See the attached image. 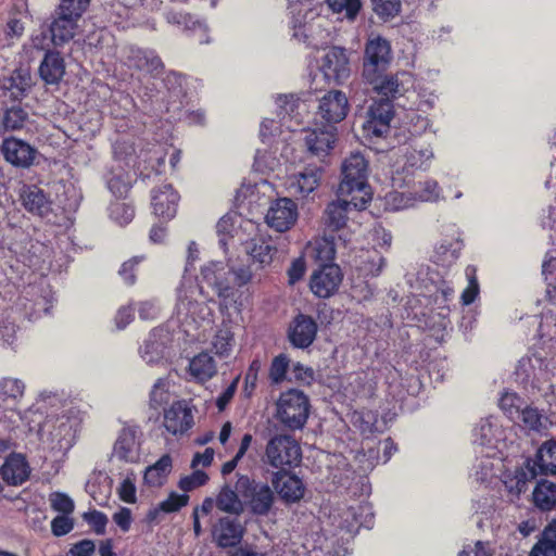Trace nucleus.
I'll return each instance as SVG.
<instances>
[{"mask_svg":"<svg viewBox=\"0 0 556 556\" xmlns=\"http://www.w3.org/2000/svg\"><path fill=\"white\" fill-rule=\"evenodd\" d=\"M230 270L223 262L211 261L201 267L198 283L191 276H184L177 288V315L194 323L210 320L213 311L210 303L217 296L222 307H227L233 299L229 283Z\"/></svg>","mask_w":556,"mask_h":556,"instance_id":"1","label":"nucleus"},{"mask_svg":"<svg viewBox=\"0 0 556 556\" xmlns=\"http://www.w3.org/2000/svg\"><path fill=\"white\" fill-rule=\"evenodd\" d=\"M289 11L292 18L293 37L307 42L313 47L327 43L330 33L324 28V17H314L309 0H288Z\"/></svg>","mask_w":556,"mask_h":556,"instance_id":"2","label":"nucleus"},{"mask_svg":"<svg viewBox=\"0 0 556 556\" xmlns=\"http://www.w3.org/2000/svg\"><path fill=\"white\" fill-rule=\"evenodd\" d=\"M342 180L339 185V193L341 195H350L356 193L361 205H366L371 193L367 184L368 178V161L359 152L351 153L341 166Z\"/></svg>","mask_w":556,"mask_h":556,"instance_id":"3","label":"nucleus"},{"mask_svg":"<svg viewBox=\"0 0 556 556\" xmlns=\"http://www.w3.org/2000/svg\"><path fill=\"white\" fill-rule=\"evenodd\" d=\"M77 427L76 417L48 416L39 430L40 440L51 451L66 453L75 443Z\"/></svg>","mask_w":556,"mask_h":556,"instance_id":"4","label":"nucleus"},{"mask_svg":"<svg viewBox=\"0 0 556 556\" xmlns=\"http://www.w3.org/2000/svg\"><path fill=\"white\" fill-rule=\"evenodd\" d=\"M393 60L390 42L380 36H370L365 45L362 75L366 83H375Z\"/></svg>","mask_w":556,"mask_h":556,"instance_id":"5","label":"nucleus"},{"mask_svg":"<svg viewBox=\"0 0 556 556\" xmlns=\"http://www.w3.org/2000/svg\"><path fill=\"white\" fill-rule=\"evenodd\" d=\"M302 458L298 441L289 434H275L266 443L264 463L273 468L296 466Z\"/></svg>","mask_w":556,"mask_h":556,"instance_id":"6","label":"nucleus"},{"mask_svg":"<svg viewBox=\"0 0 556 556\" xmlns=\"http://www.w3.org/2000/svg\"><path fill=\"white\" fill-rule=\"evenodd\" d=\"M309 402L304 392L291 389L280 394L277 417L288 428L301 429L308 417Z\"/></svg>","mask_w":556,"mask_h":556,"instance_id":"7","label":"nucleus"},{"mask_svg":"<svg viewBox=\"0 0 556 556\" xmlns=\"http://www.w3.org/2000/svg\"><path fill=\"white\" fill-rule=\"evenodd\" d=\"M236 488L252 514L265 516L269 513L275 495L268 484L241 475L237 479Z\"/></svg>","mask_w":556,"mask_h":556,"instance_id":"8","label":"nucleus"},{"mask_svg":"<svg viewBox=\"0 0 556 556\" xmlns=\"http://www.w3.org/2000/svg\"><path fill=\"white\" fill-rule=\"evenodd\" d=\"M556 473V442L544 443L538 451L535 459L527 462V471L521 470L516 476V494L526 491L528 479H534L538 475Z\"/></svg>","mask_w":556,"mask_h":556,"instance_id":"9","label":"nucleus"},{"mask_svg":"<svg viewBox=\"0 0 556 556\" xmlns=\"http://www.w3.org/2000/svg\"><path fill=\"white\" fill-rule=\"evenodd\" d=\"M142 432L138 427H123L113 444L111 458L127 464H137L141 458Z\"/></svg>","mask_w":556,"mask_h":556,"instance_id":"10","label":"nucleus"},{"mask_svg":"<svg viewBox=\"0 0 556 556\" xmlns=\"http://www.w3.org/2000/svg\"><path fill=\"white\" fill-rule=\"evenodd\" d=\"M276 103L279 108L278 115L280 116L281 122L265 118L261 123L260 136L264 142L281 135V128L283 126L289 130H292L291 117L294 111L299 108L298 99H295L293 94L278 96L276 98Z\"/></svg>","mask_w":556,"mask_h":556,"instance_id":"11","label":"nucleus"},{"mask_svg":"<svg viewBox=\"0 0 556 556\" xmlns=\"http://www.w3.org/2000/svg\"><path fill=\"white\" fill-rule=\"evenodd\" d=\"M392 118L393 105L391 101H375L368 109L367 118L363 124V130L367 137H383L390 130V122Z\"/></svg>","mask_w":556,"mask_h":556,"instance_id":"12","label":"nucleus"},{"mask_svg":"<svg viewBox=\"0 0 556 556\" xmlns=\"http://www.w3.org/2000/svg\"><path fill=\"white\" fill-rule=\"evenodd\" d=\"M319 68L327 81L342 83L350 75L345 50L338 47L329 49L321 58Z\"/></svg>","mask_w":556,"mask_h":556,"instance_id":"13","label":"nucleus"},{"mask_svg":"<svg viewBox=\"0 0 556 556\" xmlns=\"http://www.w3.org/2000/svg\"><path fill=\"white\" fill-rule=\"evenodd\" d=\"M265 219L267 225L276 231H287L298 219V206L291 199H278L270 205Z\"/></svg>","mask_w":556,"mask_h":556,"instance_id":"14","label":"nucleus"},{"mask_svg":"<svg viewBox=\"0 0 556 556\" xmlns=\"http://www.w3.org/2000/svg\"><path fill=\"white\" fill-rule=\"evenodd\" d=\"M365 205H361V200L356 195H353L350 201L338 200L327 205L324 213V225L328 231H339L349 220V214L352 211H358Z\"/></svg>","mask_w":556,"mask_h":556,"instance_id":"15","label":"nucleus"},{"mask_svg":"<svg viewBox=\"0 0 556 556\" xmlns=\"http://www.w3.org/2000/svg\"><path fill=\"white\" fill-rule=\"evenodd\" d=\"M348 97L340 90H331L319 100L317 114L328 124L343 121L349 112Z\"/></svg>","mask_w":556,"mask_h":556,"instance_id":"16","label":"nucleus"},{"mask_svg":"<svg viewBox=\"0 0 556 556\" xmlns=\"http://www.w3.org/2000/svg\"><path fill=\"white\" fill-rule=\"evenodd\" d=\"M337 140L336 128L331 125L305 131L304 142L307 152L323 161L333 149Z\"/></svg>","mask_w":556,"mask_h":556,"instance_id":"17","label":"nucleus"},{"mask_svg":"<svg viewBox=\"0 0 556 556\" xmlns=\"http://www.w3.org/2000/svg\"><path fill=\"white\" fill-rule=\"evenodd\" d=\"M244 251L253 265L260 269L268 268L277 254V248L269 236L258 235L244 243Z\"/></svg>","mask_w":556,"mask_h":556,"instance_id":"18","label":"nucleus"},{"mask_svg":"<svg viewBox=\"0 0 556 556\" xmlns=\"http://www.w3.org/2000/svg\"><path fill=\"white\" fill-rule=\"evenodd\" d=\"M123 59L128 67L148 74H159L163 68V63L154 51L143 50L134 46L124 48Z\"/></svg>","mask_w":556,"mask_h":556,"instance_id":"19","label":"nucleus"},{"mask_svg":"<svg viewBox=\"0 0 556 556\" xmlns=\"http://www.w3.org/2000/svg\"><path fill=\"white\" fill-rule=\"evenodd\" d=\"M323 177L321 166H307L288 178L287 189L290 194L307 197L319 186Z\"/></svg>","mask_w":556,"mask_h":556,"instance_id":"20","label":"nucleus"},{"mask_svg":"<svg viewBox=\"0 0 556 556\" xmlns=\"http://www.w3.org/2000/svg\"><path fill=\"white\" fill-rule=\"evenodd\" d=\"M341 279L339 266L323 265L311 277V290L319 298H328L338 289Z\"/></svg>","mask_w":556,"mask_h":556,"instance_id":"21","label":"nucleus"},{"mask_svg":"<svg viewBox=\"0 0 556 556\" xmlns=\"http://www.w3.org/2000/svg\"><path fill=\"white\" fill-rule=\"evenodd\" d=\"M179 194L170 185H163L152 190L151 205L153 213L164 219H172L176 213Z\"/></svg>","mask_w":556,"mask_h":556,"instance_id":"22","label":"nucleus"},{"mask_svg":"<svg viewBox=\"0 0 556 556\" xmlns=\"http://www.w3.org/2000/svg\"><path fill=\"white\" fill-rule=\"evenodd\" d=\"M271 483L281 500L287 503H295L304 495V485L301 479L287 471L275 472Z\"/></svg>","mask_w":556,"mask_h":556,"instance_id":"23","label":"nucleus"},{"mask_svg":"<svg viewBox=\"0 0 556 556\" xmlns=\"http://www.w3.org/2000/svg\"><path fill=\"white\" fill-rule=\"evenodd\" d=\"M317 324L315 320L306 315H298L289 328V340L293 346L305 349L309 346L316 337Z\"/></svg>","mask_w":556,"mask_h":556,"instance_id":"24","label":"nucleus"},{"mask_svg":"<svg viewBox=\"0 0 556 556\" xmlns=\"http://www.w3.org/2000/svg\"><path fill=\"white\" fill-rule=\"evenodd\" d=\"M193 424L191 409L184 402L174 403L164 412L163 425L172 434H181L189 430Z\"/></svg>","mask_w":556,"mask_h":556,"instance_id":"25","label":"nucleus"},{"mask_svg":"<svg viewBox=\"0 0 556 556\" xmlns=\"http://www.w3.org/2000/svg\"><path fill=\"white\" fill-rule=\"evenodd\" d=\"M20 198L23 206L33 214L43 217L52 211V201L46 192L36 185L23 186Z\"/></svg>","mask_w":556,"mask_h":556,"instance_id":"26","label":"nucleus"},{"mask_svg":"<svg viewBox=\"0 0 556 556\" xmlns=\"http://www.w3.org/2000/svg\"><path fill=\"white\" fill-rule=\"evenodd\" d=\"M0 475L8 484L20 485L28 479L30 467L24 455L12 453L1 466Z\"/></svg>","mask_w":556,"mask_h":556,"instance_id":"27","label":"nucleus"},{"mask_svg":"<svg viewBox=\"0 0 556 556\" xmlns=\"http://www.w3.org/2000/svg\"><path fill=\"white\" fill-rule=\"evenodd\" d=\"M1 151L8 162L15 166L27 167L35 159V149L28 143L15 139H4L1 146Z\"/></svg>","mask_w":556,"mask_h":556,"instance_id":"28","label":"nucleus"},{"mask_svg":"<svg viewBox=\"0 0 556 556\" xmlns=\"http://www.w3.org/2000/svg\"><path fill=\"white\" fill-rule=\"evenodd\" d=\"M410 80L407 73H397L395 75L380 74V77L375 83H368L372 86L374 90L384 97V100L391 101L405 92V84Z\"/></svg>","mask_w":556,"mask_h":556,"instance_id":"29","label":"nucleus"},{"mask_svg":"<svg viewBox=\"0 0 556 556\" xmlns=\"http://www.w3.org/2000/svg\"><path fill=\"white\" fill-rule=\"evenodd\" d=\"M503 440V430L496 419L490 417L482 419L473 429V443L490 450L500 447Z\"/></svg>","mask_w":556,"mask_h":556,"instance_id":"30","label":"nucleus"},{"mask_svg":"<svg viewBox=\"0 0 556 556\" xmlns=\"http://www.w3.org/2000/svg\"><path fill=\"white\" fill-rule=\"evenodd\" d=\"M187 372L193 380L206 382L217 374V363L207 351H202L189 359Z\"/></svg>","mask_w":556,"mask_h":556,"instance_id":"31","label":"nucleus"},{"mask_svg":"<svg viewBox=\"0 0 556 556\" xmlns=\"http://www.w3.org/2000/svg\"><path fill=\"white\" fill-rule=\"evenodd\" d=\"M167 343L168 333L163 329H154L140 350L141 357L148 364L157 363L164 357Z\"/></svg>","mask_w":556,"mask_h":556,"instance_id":"32","label":"nucleus"},{"mask_svg":"<svg viewBox=\"0 0 556 556\" xmlns=\"http://www.w3.org/2000/svg\"><path fill=\"white\" fill-rule=\"evenodd\" d=\"M243 534V529L237 520L230 518H220L215 526L213 536L216 543L222 547H230L237 545Z\"/></svg>","mask_w":556,"mask_h":556,"instance_id":"33","label":"nucleus"},{"mask_svg":"<svg viewBox=\"0 0 556 556\" xmlns=\"http://www.w3.org/2000/svg\"><path fill=\"white\" fill-rule=\"evenodd\" d=\"M15 252L17 253V251ZM47 257H49V250L39 241L29 240L18 252V261L33 270L42 269Z\"/></svg>","mask_w":556,"mask_h":556,"instance_id":"34","label":"nucleus"},{"mask_svg":"<svg viewBox=\"0 0 556 556\" xmlns=\"http://www.w3.org/2000/svg\"><path fill=\"white\" fill-rule=\"evenodd\" d=\"M235 333L231 329V326L227 321H223L222 325L217 328L215 334L211 340L212 351L219 358H226L230 356L233 346H235Z\"/></svg>","mask_w":556,"mask_h":556,"instance_id":"35","label":"nucleus"},{"mask_svg":"<svg viewBox=\"0 0 556 556\" xmlns=\"http://www.w3.org/2000/svg\"><path fill=\"white\" fill-rule=\"evenodd\" d=\"M305 253L316 263H320V267L332 264L336 254L334 242L327 237L316 238L307 244Z\"/></svg>","mask_w":556,"mask_h":556,"instance_id":"36","label":"nucleus"},{"mask_svg":"<svg viewBox=\"0 0 556 556\" xmlns=\"http://www.w3.org/2000/svg\"><path fill=\"white\" fill-rule=\"evenodd\" d=\"M55 15L50 27L52 41L54 45H62L74 38L79 20L63 14Z\"/></svg>","mask_w":556,"mask_h":556,"instance_id":"37","label":"nucleus"},{"mask_svg":"<svg viewBox=\"0 0 556 556\" xmlns=\"http://www.w3.org/2000/svg\"><path fill=\"white\" fill-rule=\"evenodd\" d=\"M240 497L241 495L236 486L231 489L229 485H225L217 495L216 506L222 511L239 516L244 510V501Z\"/></svg>","mask_w":556,"mask_h":556,"instance_id":"38","label":"nucleus"},{"mask_svg":"<svg viewBox=\"0 0 556 556\" xmlns=\"http://www.w3.org/2000/svg\"><path fill=\"white\" fill-rule=\"evenodd\" d=\"M518 371H522L527 379L546 381L548 379V364L539 355H532L519 362Z\"/></svg>","mask_w":556,"mask_h":556,"instance_id":"39","label":"nucleus"},{"mask_svg":"<svg viewBox=\"0 0 556 556\" xmlns=\"http://www.w3.org/2000/svg\"><path fill=\"white\" fill-rule=\"evenodd\" d=\"M173 467L168 454L163 455L155 464L149 466L144 471V481L151 486H161L165 483Z\"/></svg>","mask_w":556,"mask_h":556,"instance_id":"40","label":"nucleus"},{"mask_svg":"<svg viewBox=\"0 0 556 556\" xmlns=\"http://www.w3.org/2000/svg\"><path fill=\"white\" fill-rule=\"evenodd\" d=\"M64 63L58 53H47L41 65L39 73L42 79L48 84L58 83L64 75Z\"/></svg>","mask_w":556,"mask_h":556,"instance_id":"41","label":"nucleus"},{"mask_svg":"<svg viewBox=\"0 0 556 556\" xmlns=\"http://www.w3.org/2000/svg\"><path fill=\"white\" fill-rule=\"evenodd\" d=\"M528 431L542 432L549 424L548 418L536 408L526 406L520 412V418L514 420Z\"/></svg>","mask_w":556,"mask_h":556,"instance_id":"42","label":"nucleus"},{"mask_svg":"<svg viewBox=\"0 0 556 556\" xmlns=\"http://www.w3.org/2000/svg\"><path fill=\"white\" fill-rule=\"evenodd\" d=\"M530 556H556V522L551 523L532 547Z\"/></svg>","mask_w":556,"mask_h":556,"instance_id":"43","label":"nucleus"},{"mask_svg":"<svg viewBox=\"0 0 556 556\" xmlns=\"http://www.w3.org/2000/svg\"><path fill=\"white\" fill-rule=\"evenodd\" d=\"M533 502L542 510H549L556 504V485L541 481L533 491Z\"/></svg>","mask_w":556,"mask_h":556,"instance_id":"44","label":"nucleus"},{"mask_svg":"<svg viewBox=\"0 0 556 556\" xmlns=\"http://www.w3.org/2000/svg\"><path fill=\"white\" fill-rule=\"evenodd\" d=\"M406 164L414 168H427L433 157V151L429 146H420L407 149L405 152Z\"/></svg>","mask_w":556,"mask_h":556,"instance_id":"45","label":"nucleus"},{"mask_svg":"<svg viewBox=\"0 0 556 556\" xmlns=\"http://www.w3.org/2000/svg\"><path fill=\"white\" fill-rule=\"evenodd\" d=\"M166 148L161 143H150L140 150L138 155L143 162L149 163L152 169L157 170L164 164Z\"/></svg>","mask_w":556,"mask_h":556,"instance_id":"46","label":"nucleus"},{"mask_svg":"<svg viewBox=\"0 0 556 556\" xmlns=\"http://www.w3.org/2000/svg\"><path fill=\"white\" fill-rule=\"evenodd\" d=\"M386 207L390 211L405 210L414 205L416 198L412 192L390 191L384 197Z\"/></svg>","mask_w":556,"mask_h":556,"instance_id":"47","label":"nucleus"},{"mask_svg":"<svg viewBox=\"0 0 556 556\" xmlns=\"http://www.w3.org/2000/svg\"><path fill=\"white\" fill-rule=\"evenodd\" d=\"M27 118L28 113L24 109L12 106L5 111L2 117V125L5 130H17L23 128Z\"/></svg>","mask_w":556,"mask_h":556,"instance_id":"48","label":"nucleus"},{"mask_svg":"<svg viewBox=\"0 0 556 556\" xmlns=\"http://www.w3.org/2000/svg\"><path fill=\"white\" fill-rule=\"evenodd\" d=\"M522 404H523L522 400L514 392H505L500 400L501 409L513 421L520 418V412L522 410Z\"/></svg>","mask_w":556,"mask_h":556,"instance_id":"49","label":"nucleus"},{"mask_svg":"<svg viewBox=\"0 0 556 556\" xmlns=\"http://www.w3.org/2000/svg\"><path fill=\"white\" fill-rule=\"evenodd\" d=\"M188 503V496L187 495H179L177 493H170L169 496L160 503L159 507L151 510L148 515V518L150 520L155 519L157 513L164 511V513H174L179 510L181 507L187 505Z\"/></svg>","mask_w":556,"mask_h":556,"instance_id":"50","label":"nucleus"},{"mask_svg":"<svg viewBox=\"0 0 556 556\" xmlns=\"http://www.w3.org/2000/svg\"><path fill=\"white\" fill-rule=\"evenodd\" d=\"M109 214L112 220L123 226L131 222L135 211L125 202L114 201L109 206Z\"/></svg>","mask_w":556,"mask_h":556,"instance_id":"51","label":"nucleus"},{"mask_svg":"<svg viewBox=\"0 0 556 556\" xmlns=\"http://www.w3.org/2000/svg\"><path fill=\"white\" fill-rule=\"evenodd\" d=\"M89 5V0H60L55 14L79 20Z\"/></svg>","mask_w":556,"mask_h":556,"instance_id":"52","label":"nucleus"},{"mask_svg":"<svg viewBox=\"0 0 556 556\" xmlns=\"http://www.w3.org/2000/svg\"><path fill=\"white\" fill-rule=\"evenodd\" d=\"M170 400L169 383L166 379H159L150 393V406L157 409Z\"/></svg>","mask_w":556,"mask_h":556,"instance_id":"53","label":"nucleus"},{"mask_svg":"<svg viewBox=\"0 0 556 556\" xmlns=\"http://www.w3.org/2000/svg\"><path fill=\"white\" fill-rule=\"evenodd\" d=\"M279 165L280 162L274 153L267 150H257L253 164L255 170L265 174L276 170Z\"/></svg>","mask_w":556,"mask_h":556,"instance_id":"54","label":"nucleus"},{"mask_svg":"<svg viewBox=\"0 0 556 556\" xmlns=\"http://www.w3.org/2000/svg\"><path fill=\"white\" fill-rule=\"evenodd\" d=\"M327 2L333 12L343 14L349 20H354L362 7L359 0H327Z\"/></svg>","mask_w":556,"mask_h":556,"instance_id":"55","label":"nucleus"},{"mask_svg":"<svg viewBox=\"0 0 556 556\" xmlns=\"http://www.w3.org/2000/svg\"><path fill=\"white\" fill-rule=\"evenodd\" d=\"M25 384L17 378H3L0 380V397L17 399L23 395Z\"/></svg>","mask_w":556,"mask_h":556,"instance_id":"56","label":"nucleus"},{"mask_svg":"<svg viewBox=\"0 0 556 556\" xmlns=\"http://www.w3.org/2000/svg\"><path fill=\"white\" fill-rule=\"evenodd\" d=\"M49 502L53 510L61 515H71L74 511V501L63 492H53L49 496Z\"/></svg>","mask_w":556,"mask_h":556,"instance_id":"57","label":"nucleus"},{"mask_svg":"<svg viewBox=\"0 0 556 556\" xmlns=\"http://www.w3.org/2000/svg\"><path fill=\"white\" fill-rule=\"evenodd\" d=\"M468 286L462 293V302L464 305L471 304L479 294V283L476 277V268L468 266L466 268Z\"/></svg>","mask_w":556,"mask_h":556,"instance_id":"58","label":"nucleus"},{"mask_svg":"<svg viewBox=\"0 0 556 556\" xmlns=\"http://www.w3.org/2000/svg\"><path fill=\"white\" fill-rule=\"evenodd\" d=\"M290 361L285 354L276 356L270 365L269 378L275 383H280L285 380Z\"/></svg>","mask_w":556,"mask_h":556,"instance_id":"59","label":"nucleus"},{"mask_svg":"<svg viewBox=\"0 0 556 556\" xmlns=\"http://www.w3.org/2000/svg\"><path fill=\"white\" fill-rule=\"evenodd\" d=\"M400 5L399 0H372L374 11L384 20L395 16L400 11Z\"/></svg>","mask_w":556,"mask_h":556,"instance_id":"60","label":"nucleus"},{"mask_svg":"<svg viewBox=\"0 0 556 556\" xmlns=\"http://www.w3.org/2000/svg\"><path fill=\"white\" fill-rule=\"evenodd\" d=\"M208 480V476L202 470H194L191 475L180 479L179 488L186 492L192 491L204 485Z\"/></svg>","mask_w":556,"mask_h":556,"instance_id":"61","label":"nucleus"},{"mask_svg":"<svg viewBox=\"0 0 556 556\" xmlns=\"http://www.w3.org/2000/svg\"><path fill=\"white\" fill-rule=\"evenodd\" d=\"M440 195V188L434 180H427L420 184L419 190L415 192L416 200L431 202L437 201Z\"/></svg>","mask_w":556,"mask_h":556,"instance_id":"62","label":"nucleus"},{"mask_svg":"<svg viewBox=\"0 0 556 556\" xmlns=\"http://www.w3.org/2000/svg\"><path fill=\"white\" fill-rule=\"evenodd\" d=\"M217 235L219 237V244L223 249H227L229 239L232 237L235 230V223L232 217L224 216L219 219L216 226Z\"/></svg>","mask_w":556,"mask_h":556,"instance_id":"63","label":"nucleus"},{"mask_svg":"<svg viewBox=\"0 0 556 556\" xmlns=\"http://www.w3.org/2000/svg\"><path fill=\"white\" fill-rule=\"evenodd\" d=\"M84 520L93 529L97 534H104L108 525V517L99 510L84 514Z\"/></svg>","mask_w":556,"mask_h":556,"instance_id":"64","label":"nucleus"}]
</instances>
